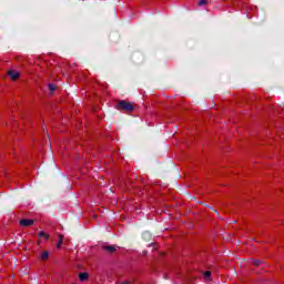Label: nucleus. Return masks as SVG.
<instances>
[{
  "instance_id": "1",
  "label": "nucleus",
  "mask_w": 284,
  "mask_h": 284,
  "mask_svg": "<svg viewBox=\"0 0 284 284\" xmlns=\"http://www.w3.org/2000/svg\"><path fill=\"white\" fill-rule=\"evenodd\" d=\"M116 110H123L124 112H132L134 110V105L132 103L122 100L115 105Z\"/></svg>"
},
{
  "instance_id": "2",
  "label": "nucleus",
  "mask_w": 284,
  "mask_h": 284,
  "mask_svg": "<svg viewBox=\"0 0 284 284\" xmlns=\"http://www.w3.org/2000/svg\"><path fill=\"white\" fill-rule=\"evenodd\" d=\"M20 225L22 227H30V225H34V220L22 219Z\"/></svg>"
},
{
  "instance_id": "3",
  "label": "nucleus",
  "mask_w": 284,
  "mask_h": 284,
  "mask_svg": "<svg viewBox=\"0 0 284 284\" xmlns=\"http://www.w3.org/2000/svg\"><path fill=\"white\" fill-rule=\"evenodd\" d=\"M8 77H10V79H12V81H17V79H19V77H21V73L14 71V70H10L8 71Z\"/></svg>"
},
{
  "instance_id": "4",
  "label": "nucleus",
  "mask_w": 284,
  "mask_h": 284,
  "mask_svg": "<svg viewBox=\"0 0 284 284\" xmlns=\"http://www.w3.org/2000/svg\"><path fill=\"white\" fill-rule=\"evenodd\" d=\"M102 250H104V252H108V254H114V252H116V246L115 245H104V246H102Z\"/></svg>"
},
{
  "instance_id": "5",
  "label": "nucleus",
  "mask_w": 284,
  "mask_h": 284,
  "mask_svg": "<svg viewBox=\"0 0 284 284\" xmlns=\"http://www.w3.org/2000/svg\"><path fill=\"white\" fill-rule=\"evenodd\" d=\"M142 239H143V241H146V242L151 241L152 240V233H150L149 231H144L142 233Z\"/></svg>"
},
{
  "instance_id": "6",
  "label": "nucleus",
  "mask_w": 284,
  "mask_h": 284,
  "mask_svg": "<svg viewBox=\"0 0 284 284\" xmlns=\"http://www.w3.org/2000/svg\"><path fill=\"white\" fill-rule=\"evenodd\" d=\"M79 278L81 282L88 281L89 275L88 273H80Z\"/></svg>"
},
{
  "instance_id": "7",
  "label": "nucleus",
  "mask_w": 284,
  "mask_h": 284,
  "mask_svg": "<svg viewBox=\"0 0 284 284\" xmlns=\"http://www.w3.org/2000/svg\"><path fill=\"white\" fill-rule=\"evenodd\" d=\"M39 239H45V241H48V239H50V235L42 231L39 233Z\"/></svg>"
},
{
  "instance_id": "8",
  "label": "nucleus",
  "mask_w": 284,
  "mask_h": 284,
  "mask_svg": "<svg viewBox=\"0 0 284 284\" xmlns=\"http://www.w3.org/2000/svg\"><path fill=\"white\" fill-rule=\"evenodd\" d=\"M50 256V253L48 251H44L41 255V261H48V257Z\"/></svg>"
},
{
  "instance_id": "9",
  "label": "nucleus",
  "mask_w": 284,
  "mask_h": 284,
  "mask_svg": "<svg viewBox=\"0 0 284 284\" xmlns=\"http://www.w3.org/2000/svg\"><path fill=\"white\" fill-rule=\"evenodd\" d=\"M48 88H49V91H50V92H54V90H57V85H54V84H52V83H50V84L48 85Z\"/></svg>"
},
{
  "instance_id": "10",
  "label": "nucleus",
  "mask_w": 284,
  "mask_h": 284,
  "mask_svg": "<svg viewBox=\"0 0 284 284\" xmlns=\"http://www.w3.org/2000/svg\"><path fill=\"white\" fill-rule=\"evenodd\" d=\"M61 245H63V235H60L57 247H61Z\"/></svg>"
},
{
  "instance_id": "11",
  "label": "nucleus",
  "mask_w": 284,
  "mask_h": 284,
  "mask_svg": "<svg viewBox=\"0 0 284 284\" xmlns=\"http://www.w3.org/2000/svg\"><path fill=\"white\" fill-rule=\"evenodd\" d=\"M211 276H212V272L206 271V272L204 273V278H210Z\"/></svg>"
},
{
  "instance_id": "12",
  "label": "nucleus",
  "mask_w": 284,
  "mask_h": 284,
  "mask_svg": "<svg viewBox=\"0 0 284 284\" xmlns=\"http://www.w3.org/2000/svg\"><path fill=\"white\" fill-rule=\"evenodd\" d=\"M253 265H255V267H258V265H261V260H254Z\"/></svg>"
},
{
  "instance_id": "13",
  "label": "nucleus",
  "mask_w": 284,
  "mask_h": 284,
  "mask_svg": "<svg viewBox=\"0 0 284 284\" xmlns=\"http://www.w3.org/2000/svg\"><path fill=\"white\" fill-rule=\"evenodd\" d=\"M199 6H207V0H200Z\"/></svg>"
},
{
  "instance_id": "14",
  "label": "nucleus",
  "mask_w": 284,
  "mask_h": 284,
  "mask_svg": "<svg viewBox=\"0 0 284 284\" xmlns=\"http://www.w3.org/2000/svg\"><path fill=\"white\" fill-rule=\"evenodd\" d=\"M118 284H130V281H125V282L118 283Z\"/></svg>"
},
{
  "instance_id": "15",
  "label": "nucleus",
  "mask_w": 284,
  "mask_h": 284,
  "mask_svg": "<svg viewBox=\"0 0 284 284\" xmlns=\"http://www.w3.org/2000/svg\"><path fill=\"white\" fill-rule=\"evenodd\" d=\"M214 213L217 214V216H219V212L214 211Z\"/></svg>"
}]
</instances>
